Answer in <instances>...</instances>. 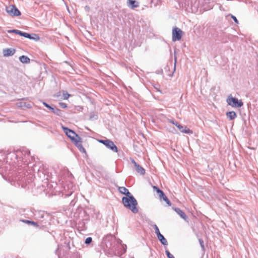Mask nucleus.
Segmentation results:
<instances>
[{"label": "nucleus", "mask_w": 258, "mask_h": 258, "mask_svg": "<svg viewBox=\"0 0 258 258\" xmlns=\"http://www.w3.org/2000/svg\"><path fill=\"white\" fill-rule=\"evenodd\" d=\"M118 190L121 194L126 196V197H124L122 198V202L123 206L130 210L133 213H137L139 212V210L137 207L138 202L134 197L125 187H119Z\"/></svg>", "instance_id": "nucleus-1"}, {"label": "nucleus", "mask_w": 258, "mask_h": 258, "mask_svg": "<svg viewBox=\"0 0 258 258\" xmlns=\"http://www.w3.org/2000/svg\"><path fill=\"white\" fill-rule=\"evenodd\" d=\"M120 242L121 240L116 239L114 236L107 235L102 240L101 247L106 254L111 256L115 252L117 245Z\"/></svg>", "instance_id": "nucleus-2"}, {"label": "nucleus", "mask_w": 258, "mask_h": 258, "mask_svg": "<svg viewBox=\"0 0 258 258\" xmlns=\"http://www.w3.org/2000/svg\"><path fill=\"white\" fill-rule=\"evenodd\" d=\"M226 101L228 104L233 107H241L243 104L241 100H239L237 98L233 97L231 95L228 96Z\"/></svg>", "instance_id": "nucleus-3"}, {"label": "nucleus", "mask_w": 258, "mask_h": 258, "mask_svg": "<svg viewBox=\"0 0 258 258\" xmlns=\"http://www.w3.org/2000/svg\"><path fill=\"white\" fill-rule=\"evenodd\" d=\"M98 142L100 143L103 144L105 145L107 148L109 149L111 151L114 152H117L118 149L114 143L108 139L106 140H99Z\"/></svg>", "instance_id": "nucleus-4"}, {"label": "nucleus", "mask_w": 258, "mask_h": 258, "mask_svg": "<svg viewBox=\"0 0 258 258\" xmlns=\"http://www.w3.org/2000/svg\"><path fill=\"white\" fill-rule=\"evenodd\" d=\"M182 31L177 27H174L172 29V41L180 40L182 37Z\"/></svg>", "instance_id": "nucleus-5"}, {"label": "nucleus", "mask_w": 258, "mask_h": 258, "mask_svg": "<svg viewBox=\"0 0 258 258\" xmlns=\"http://www.w3.org/2000/svg\"><path fill=\"white\" fill-rule=\"evenodd\" d=\"M6 11L12 16H19L21 15L20 11L14 5L7 7Z\"/></svg>", "instance_id": "nucleus-6"}, {"label": "nucleus", "mask_w": 258, "mask_h": 258, "mask_svg": "<svg viewBox=\"0 0 258 258\" xmlns=\"http://www.w3.org/2000/svg\"><path fill=\"white\" fill-rule=\"evenodd\" d=\"M72 142L74 143V144L75 145V146L77 147L78 150L81 152L86 153V151L85 148L83 147L82 145V139L80 136H78V137L76 138L75 140H72Z\"/></svg>", "instance_id": "nucleus-7"}, {"label": "nucleus", "mask_w": 258, "mask_h": 258, "mask_svg": "<svg viewBox=\"0 0 258 258\" xmlns=\"http://www.w3.org/2000/svg\"><path fill=\"white\" fill-rule=\"evenodd\" d=\"M63 131L65 133L66 135L72 141L75 140V139L79 136L74 131L69 129L67 127H62Z\"/></svg>", "instance_id": "nucleus-8"}, {"label": "nucleus", "mask_w": 258, "mask_h": 258, "mask_svg": "<svg viewBox=\"0 0 258 258\" xmlns=\"http://www.w3.org/2000/svg\"><path fill=\"white\" fill-rule=\"evenodd\" d=\"M153 188L156 190V191L158 194L159 197L161 199H162L164 201L168 206L171 205V203L162 190L156 186H154Z\"/></svg>", "instance_id": "nucleus-9"}, {"label": "nucleus", "mask_w": 258, "mask_h": 258, "mask_svg": "<svg viewBox=\"0 0 258 258\" xmlns=\"http://www.w3.org/2000/svg\"><path fill=\"white\" fill-rule=\"evenodd\" d=\"M126 245L122 244L121 241L118 243L117 245L116 251L114 252V255H121L126 251Z\"/></svg>", "instance_id": "nucleus-10"}, {"label": "nucleus", "mask_w": 258, "mask_h": 258, "mask_svg": "<svg viewBox=\"0 0 258 258\" xmlns=\"http://www.w3.org/2000/svg\"><path fill=\"white\" fill-rule=\"evenodd\" d=\"M43 104L45 107H46L47 108H48V109L51 110V112L52 113H53L54 114H56L57 115H58V116H61V115L62 111L61 110H60L59 109H58L57 108H53V107H51L48 104L46 103L45 102H43Z\"/></svg>", "instance_id": "nucleus-11"}, {"label": "nucleus", "mask_w": 258, "mask_h": 258, "mask_svg": "<svg viewBox=\"0 0 258 258\" xmlns=\"http://www.w3.org/2000/svg\"><path fill=\"white\" fill-rule=\"evenodd\" d=\"M175 212L183 219L185 221H187L188 218L186 215L185 213L181 210L180 208H173Z\"/></svg>", "instance_id": "nucleus-12"}, {"label": "nucleus", "mask_w": 258, "mask_h": 258, "mask_svg": "<svg viewBox=\"0 0 258 258\" xmlns=\"http://www.w3.org/2000/svg\"><path fill=\"white\" fill-rule=\"evenodd\" d=\"M16 50L13 48H6L3 49V54L5 56H12L15 53Z\"/></svg>", "instance_id": "nucleus-13"}, {"label": "nucleus", "mask_w": 258, "mask_h": 258, "mask_svg": "<svg viewBox=\"0 0 258 258\" xmlns=\"http://www.w3.org/2000/svg\"><path fill=\"white\" fill-rule=\"evenodd\" d=\"M175 125L178 128L180 131L183 133L189 134L191 133L192 132L189 129L187 128L186 127H184L182 125L178 124L176 122Z\"/></svg>", "instance_id": "nucleus-14"}, {"label": "nucleus", "mask_w": 258, "mask_h": 258, "mask_svg": "<svg viewBox=\"0 0 258 258\" xmlns=\"http://www.w3.org/2000/svg\"><path fill=\"white\" fill-rule=\"evenodd\" d=\"M160 242L164 246L168 245V242L164 236L161 233L157 236Z\"/></svg>", "instance_id": "nucleus-15"}, {"label": "nucleus", "mask_w": 258, "mask_h": 258, "mask_svg": "<svg viewBox=\"0 0 258 258\" xmlns=\"http://www.w3.org/2000/svg\"><path fill=\"white\" fill-rule=\"evenodd\" d=\"M226 116L229 120H232L236 117L237 115L234 111H229L226 113Z\"/></svg>", "instance_id": "nucleus-16"}, {"label": "nucleus", "mask_w": 258, "mask_h": 258, "mask_svg": "<svg viewBox=\"0 0 258 258\" xmlns=\"http://www.w3.org/2000/svg\"><path fill=\"white\" fill-rule=\"evenodd\" d=\"M20 61L23 63H28L30 62V58L26 55H22L19 57Z\"/></svg>", "instance_id": "nucleus-17"}, {"label": "nucleus", "mask_w": 258, "mask_h": 258, "mask_svg": "<svg viewBox=\"0 0 258 258\" xmlns=\"http://www.w3.org/2000/svg\"><path fill=\"white\" fill-rule=\"evenodd\" d=\"M27 38L34 40L35 41H38L40 39L39 36L36 34H30L28 33Z\"/></svg>", "instance_id": "nucleus-18"}, {"label": "nucleus", "mask_w": 258, "mask_h": 258, "mask_svg": "<svg viewBox=\"0 0 258 258\" xmlns=\"http://www.w3.org/2000/svg\"><path fill=\"white\" fill-rule=\"evenodd\" d=\"M135 168L137 172L140 173L141 175H143L145 174V170L139 164H138Z\"/></svg>", "instance_id": "nucleus-19"}, {"label": "nucleus", "mask_w": 258, "mask_h": 258, "mask_svg": "<svg viewBox=\"0 0 258 258\" xmlns=\"http://www.w3.org/2000/svg\"><path fill=\"white\" fill-rule=\"evenodd\" d=\"M129 6H131L132 9L137 8L139 6L138 3L135 0H128L127 2Z\"/></svg>", "instance_id": "nucleus-20"}, {"label": "nucleus", "mask_w": 258, "mask_h": 258, "mask_svg": "<svg viewBox=\"0 0 258 258\" xmlns=\"http://www.w3.org/2000/svg\"><path fill=\"white\" fill-rule=\"evenodd\" d=\"M185 4L188 6L190 5L191 7L196 4L197 0H184Z\"/></svg>", "instance_id": "nucleus-21"}, {"label": "nucleus", "mask_w": 258, "mask_h": 258, "mask_svg": "<svg viewBox=\"0 0 258 258\" xmlns=\"http://www.w3.org/2000/svg\"><path fill=\"white\" fill-rule=\"evenodd\" d=\"M97 119H98V115L97 114L94 113V112L90 113V116H89L90 120H93V119L96 120Z\"/></svg>", "instance_id": "nucleus-22"}, {"label": "nucleus", "mask_w": 258, "mask_h": 258, "mask_svg": "<svg viewBox=\"0 0 258 258\" xmlns=\"http://www.w3.org/2000/svg\"><path fill=\"white\" fill-rule=\"evenodd\" d=\"M25 223L27 224H30L34 226H38V224L36 222H35L34 221H29V220H23V221Z\"/></svg>", "instance_id": "nucleus-23"}, {"label": "nucleus", "mask_w": 258, "mask_h": 258, "mask_svg": "<svg viewBox=\"0 0 258 258\" xmlns=\"http://www.w3.org/2000/svg\"><path fill=\"white\" fill-rule=\"evenodd\" d=\"M153 227L155 229V233H156L157 236L159 234H161L158 226L156 224H154L153 225Z\"/></svg>", "instance_id": "nucleus-24"}, {"label": "nucleus", "mask_w": 258, "mask_h": 258, "mask_svg": "<svg viewBox=\"0 0 258 258\" xmlns=\"http://www.w3.org/2000/svg\"><path fill=\"white\" fill-rule=\"evenodd\" d=\"M92 241V238L91 237H87L85 241V244H90Z\"/></svg>", "instance_id": "nucleus-25"}, {"label": "nucleus", "mask_w": 258, "mask_h": 258, "mask_svg": "<svg viewBox=\"0 0 258 258\" xmlns=\"http://www.w3.org/2000/svg\"><path fill=\"white\" fill-rule=\"evenodd\" d=\"M25 102L19 101L16 103V105L18 107H24V106H25Z\"/></svg>", "instance_id": "nucleus-26"}, {"label": "nucleus", "mask_w": 258, "mask_h": 258, "mask_svg": "<svg viewBox=\"0 0 258 258\" xmlns=\"http://www.w3.org/2000/svg\"><path fill=\"white\" fill-rule=\"evenodd\" d=\"M165 253L168 258H174V256L168 250H165Z\"/></svg>", "instance_id": "nucleus-27"}, {"label": "nucleus", "mask_w": 258, "mask_h": 258, "mask_svg": "<svg viewBox=\"0 0 258 258\" xmlns=\"http://www.w3.org/2000/svg\"><path fill=\"white\" fill-rule=\"evenodd\" d=\"M59 106H60L61 108H67V104H66V103H63V102H60V103H59Z\"/></svg>", "instance_id": "nucleus-28"}, {"label": "nucleus", "mask_w": 258, "mask_h": 258, "mask_svg": "<svg viewBox=\"0 0 258 258\" xmlns=\"http://www.w3.org/2000/svg\"><path fill=\"white\" fill-rule=\"evenodd\" d=\"M70 95L68 93H63V97L64 99H68Z\"/></svg>", "instance_id": "nucleus-29"}, {"label": "nucleus", "mask_w": 258, "mask_h": 258, "mask_svg": "<svg viewBox=\"0 0 258 258\" xmlns=\"http://www.w3.org/2000/svg\"><path fill=\"white\" fill-rule=\"evenodd\" d=\"M199 242L203 249H204L205 247L203 240L202 239H199Z\"/></svg>", "instance_id": "nucleus-30"}, {"label": "nucleus", "mask_w": 258, "mask_h": 258, "mask_svg": "<svg viewBox=\"0 0 258 258\" xmlns=\"http://www.w3.org/2000/svg\"><path fill=\"white\" fill-rule=\"evenodd\" d=\"M24 103H25V106H24V107H26L27 108H30L32 107V106L30 104L26 103V102H25Z\"/></svg>", "instance_id": "nucleus-31"}, {"label": "nucleus", "mask_w": 258, "mask_h": 258, "mask_svg": "<svg viewBox=\"0 0 258 258\" xmlns=\"http://www.w3.org/2000/svg\"><path fill=\"white\" fill-rule=\"evenodd\" d=\"M132 163L134 164V166L136 167L138 164L133 159H131Z\"/></svg>", "instance_id": "nucleus-32"}, {"label": "nucleus", "mask_w": 258, "mask_h": 258, "mask_svg": "<svg viewBox=\"0 0 258 258\" xmlns=\"http://www.w3.org/2000/svg\"><path fill=\"white\" fill-rule=\"evenodd\" d=\"M132 163L134 164V166L136 167L138 164L133 159H131Z\"/></svg>", "instance_id": "nucleus-33"}, {"label": "nucleus", "mask_w": 258, "mask_h": 258, "mask_svg": "<svg viewBox=\"0 0 258 258\" xmlns=\"http://www.w3.org/2000/svg\"><path fill=\"white\" fill-rule=\"evenodd\" d=\"M231 18L233 19V20H234V21L236 23H238V20H237V18H236L235 16H233V15H231Z\"/></svg>", "instance_id": "nucleus-34"}, {"label": "nucleus", "mask_w": 258, "mask_h": 258, "mask_svg": "<svg viewBox=\"0 0 258 258\" xmlns=\"http://www.w3.org/2000/svg\"><path fill=\"white\" fill-rule=\"evenodd\" d=\"M27 34H28V33H27L24 32H22V33H21V36H23V37H24L27 38Z\"/></svg>", "instance_id": "nucleus-35"}, {"label": "nucleus", "mask_w": 258, "mask_h": 258, "mask_svg": "<svg viewBox=\"0 0 258 258\" xmlns=\"http://www.w3.org/2000/svg\"><path fill=\"white\" fill-rule=\"evenodd\" d=\"M16 29H13V30H8V33H14L16 34Z\"/></svg>", "instance_id": "nucleus-36"}, {"label": "nucleus", "mask_w": 258, "mask_h": 258, "mask_svg": "<svg viewBox=\"0 0 258 258\" xmlns=\"http://www.w3.org/2000/svg\"><path fill=\"white\" fill-rule=\"evenodd\" d=\"M39 214L41 218H43L44 217V214L43 212H39Z\"/></svg>", "instance_id": "nucleus-37"}, {"label": "nucleus", "mask_w": 258, "mask_h": 258, "mask_svg": "<svg viewBox=\"0 0 258 258\" xmlns=\"http://www.w3.org/2000/svg\"><path fill=\"white\" fill-rule=\"evenodd\" d=\"M22 31H20V30H16V34H18V35H20V36H21V33H22Z\"/></svg>", "instance_id": "nucleus-38"}, {"label": "nucleus", "mask_w": 258, "mask_h": 258, "mask_svg": "<svg viewBox=\"0 0 258 258\" xmlns=\"http://www.w3.org/2000/svg\"><path fill=\"white\" fill-rule=\"evenodd\" d=\"M176 58H175V63H176ZM175 69V65L174 66V70Z\"/></svg>", "instance_id": "nucleus-39"}]
</instances>
